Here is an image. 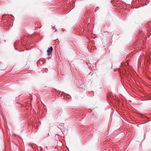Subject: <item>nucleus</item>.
Returning <instances> with one entry per match:
<instances>
[{
    "label": "nucleus",
    "instance_id": "1",
    "mask_svg": "<svg viewBox=\"0 0 151 151\" xmlns=\"http://www.w3.org/2000/svg\"><path fill=\"white\" fill-rule=\"evenodd\" d=\"M52 50V47L51 46L50 47V48H48L47 51V55L49 56L51 54Z\"/></svg>",
    "mask_w": 151,
    "mask_h": 151
}]
</instances>
